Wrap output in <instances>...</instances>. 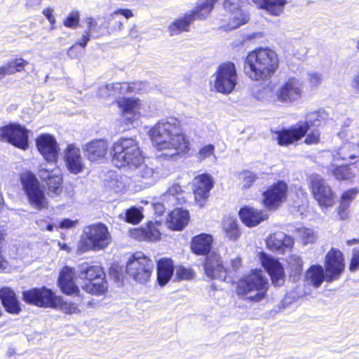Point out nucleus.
Here are the masks:
<instances>
[{
	"mask_svg": "<svg viewBox=\"0 0 359 359\" xmlns=\"http://www.w3.org/2000/svg\"><path fill=\"white\" fill-rule=\"evenodd\" d=\"M0 299L5 311L11 314H18L21 311L20 302L15 292L8 287L0 290Z\"/></svg>",
	"mask_w": 359,
	"mask_h": 359,
	"instance_id": "34",
	"label": "nucleus"
},
{
	"mask_svg": "<svg viewBox=\"0 0 359 359\" xmlns=\"http://www.w3.org/2000/svg\"><path fill=\"white\" fill-rule=\"evenodd\" d=\"M195 276L191 269L186 268L183 266H178L176 269L175 279L177 280H189L193 279Z\"/></svg>",
	"mask_w": 359,
	"mask_h": 359,
	"instance_id": "47",
	"label": "nucleus"
},
{
	"mask_svg": "<svg viewBox=\"0 0 359 359\" xmlns=\"http://www.w3.org/2000/svg\"><path fill=\"white\" fill-rule=\"evenodd\" d=\"M312 123L307 121H299L295 125L276 130V142L280 147H287L300 141L305 137L306 145L318 144L320 142V132L318 129L309 131Z\"/></svg>",
	"mask_w": 359,
	"mask_h": 359,
	"instance_id": "3",
	"label": "nucleus"
},
{
	"mask_svg": "<svg viewBox=\"0 0 359 359\" xmlns=\"http://www.w3.org/2000/svg\"><path fill=\"white\" fill-rule=\"evenodd\" d=\"M215 76L214 87L217 92L227 95L234 90L238 81V75L233 62H226L220 64Z\"/></svg>",
	"mask_w": 359,
	"mask_h": 359,
	"instance_id": "12",
	"label": "nucleus"
},
{
	"mask_svg": "<svg viewBox=\"0 0 359 359\" xmlns=\"http://www.w3.org/2000/svg\"><path fill=\"white\" fill-rule=\"evenodd\" d=\"M75 272L74 269L65 266L62 269L58 277V285L61 291L67 295L79 294V288L74 282Z\"/></svg>",
	"mask_w": 359,
	"mask_h": 359,
	"instance_id": "28",
	"label": "nucleus"
},
{
	"mask_svg": "<svg viewBox=\"0 0 359 359\" xmlns=\"http://www.w3.org/2000/svg\"><path fill=\"white\" fill-rule=\"evenodd\" d=\"M214 187V180L208 173H202L194 178L192 191L195 201L201 205L205 203L210 196V192Z\"/></svg>",
	"mask_w": 359,
	"mask_h": 359,
	"instance_id": "19",
	"label": "nucleus"
},
{
	"mask_svg": "<svg viewBox=\"0 0 359 359\" xmlns=\"http://www.w3.org/2000/svg\"><path fill=\"white\" fill-rule=\"evenodd\" d=\"M0 140L25 151L29 148V130L20 123H8L0 127Z\"/></svg>",
	"mask_w": 359,
	"mask_h": 359,
	"instance_id": "13",
	"label": "nucleus"
},
{
	"mask_svg": "<svg viewBox=\"0 0 359 359\" xmlns=\"http://www.w3.org/2000/svg\"><path fill=\"white\" fill-rule=\"evenodd\" d=\"M243 0H224V9L231 15L232 27L237 28L247 23L249 20L248 15L242 10Z\"/></svg>",
	"mask_w": 359,
	"mask_h": 359,
	"instance_id": "27",
	"label": "nucleus"
},
{
	"mask_svg": "<svg viewBox=\"0 0 359 359\" xmlns=\"http://www.w3.org/2000/svg\"><path fill=\"white\" fill-rule=\"evenodd\" d=\"M324 269L329 280H338L345 269V259L342 252L334 248L329 250L325 257Z\"/></svg>",
	"mask_w": 359,
	"mask_h": 359,
	"instance_id": "17",
	"label": "nucleus"
},
{
	"mask_svg": "<svg viewBox=\"0 0 359 359\" xmlns=\"http://www.w3.org/2000/svg\"><path fill=\"white\" fill-rule=\"evenodd\" d=\"M280 60L276 52L269 47H257L248 53L244 60V72L254 81L265 82L277 72Z\"/></svg>",
	"mask_w": 359,
	"mask_h": 359,
	"instance_id": "2",
	"label": "nucleus"
},
{
	"mask_svg": "<svg viewBox=\"0 0 359 359\" xmlns=\"http://www.w3.org/2000/svg\"><path fill=\"white\" fill-rule=\"evenodd\" d=\"M175 265L170 257H162L156 262V280L160 286H165L172 278Z\"/></svg>",
	"mask_w": 359,
	"mask_h": 359,
	"instance_id": "30",
	"label": "nucleus"
},
{
	"mask_svg": "<svg viewBox=\"0 0 359 359\" xmlns=\"http://www.w3.org/2000/svg\"><path fill=\"white\" fill-rule=\"evenodd\" d=\"M355 147L351 143L343 144L338 149V159L343 161L353 160L356 158L357 156L353 152Z\"/></svg>",
	"mask_w": 359,
	"mask_h": 359,
	"instance_id": "44",
	"label": "nucleus"
},
{
	"mask_svg": "<svg viewBox=\"0 0 359 359\" xmlns=\"http://www.w3.org/2000/svg\"><path fill=\"white\" fill-rule=\"evenodd\" d=\"M39 153L48 163H57L60 148L55 136L50 133H41L35 139Z\"/></svg>",
	"mask_w": 359,
	"mask_h": 359,
	"instance_id": "16",
	"label": "nucleus"
},
{
	"mask_svg": "<svg viewBox=\"0 0 359 359\" xmlns=\"http://www.w3.org/2000/svg\"><path fill=\"white\" fill-rule=\"evenodd\" d=\"M60 249L66 251L67 252L69 253L72 251V248L65 243H59Z\"/></svg>",
	"mask_w": 359,
	"mask_h": 359,
	"instance_id": "63",
	"label": "nucleus"
},
{
	"mask_svg": "<svg viewBox=\"0 0 359 359\" xmlns=\"http://www.w3.org/2000/svg\"><path fill=\"white\" fill-rule=\"evenodd\" d=\"M213 243L214 238L212 234L201 233L191 238L190 250L196 256L206 257L212 252Z\"/></svg>",
	"mask_w": 359,
	"mask_h": 359,
	"instance_id": "25",
	"label": "nucleus"
},
{
	"mask_svg": "<svg viewBox=\"0 0 359 359\" xmlns=\"http://www.w3.org/2000/svg\"><path fill=\"white\" fill-rule=\"evenodd\" d=\"M42 13L50 24V29H53L56 23V20L53 15V10L51 8H46L43 10Z\"/></svg>",
	"mask_w": 359,
	"mask_h": 359,
	"instance_id": "55",
	"label": "nucleus"
},
{
	"mask_svg": "<svg viewBox=\"0 0 359 359\" xmlns=\"http://www.w3.org/2000/svg\"><path fill=\"white\" fill-rule=\"evenodd\" d=\"M65 162L70 173L77 175L84 168L81 151L74 144H69L65 151Z\"/></svg>",
	"mask_w": 359,
	"mask_h": 359,
	"instance_id": "26",
	"label": "nucleus"
},
{
	"mask_svg": "<svg viewBox=\"0 0 359 359\" xmlns=\"http://www.w3.org/2000/svg\"><path fill=\"white\" fill-rule=\"evenodd\" d=\"M111 157L118 167H138L144 157L138 142L132 137H121L113 143Z\"/></svg>",
	"mask_w": 359,
	"mask_h": 359,
	"instance_id": "4",
	"label": "nucleus"
},
{
	"mask_svg": "<svg viewBox=\"0 0 359 359\" xmlns=\"http://www.w3.org/2000/svg\"><path fill=\"white\" fill-rule=\"evenodd\" d=\"M16 72H20L25 70V67L29 64L28 61L22 57L15 58L11 60Z\"/></svg>",
	"mask_w": 359,
	"mask_h": 359,
	"instance_id": "53",
	"label": "nucleus"
},
{
	"mask_svg": "<svg viewBox=\"0 0 359 359\" xmlns=\"http://www.w3.org/2000/svg\"><path fill=\"white\" fill-rule=\"evenodd\" d=\"M39 175L50 196H57L63 192L64 180L60 172H55L54 170L41 168L39 170Z\"/></svg>",
	"mask_w": 359,
	"mask_h": 359,
	"instance_id": "21",
	"label": "nucleus"
},
{
	"mask_svg": "<svg viewBox=\"0 0 359 359\" xmlns=\"http://www.w3.org/2000/svg\"><path fill=\"white\" fill-rule=\"evenodd\" d=\"M215 147L214 145L209 144L205 145L202 148H201L197 154V158L199 161H202L207 158L212 156L214 154Z\"/></svg>",
	"mask_w": 359,
	"mask_h": 359,
	"instance_id": "50",
	"label": "nucleus"
},
{
	"mask_svg": "<svg viewBox=\"0 0 359 359\" xmlns=\"http://www.w3.org/2000/svg\"><path fill=\"white\" fill-rule=\"evenodd\" d=\"M238 217L241 222L250 228L258 226L269 217L264 210L246 205L240 208Z\"/></svg>",
	"mask_w": 359,
	"mask_h": 359,
	"instance_id": "22",
	"label": "nucleus"
},
{
	"mask_svg": "<svg viewBox=\"0 0 359 359\" xmlns=\"http://www.w3.org/2000/svg\"><path fill=\"white\" fill-rule=\"evenodd\" d=\"M308 186L311 196L321 208L332 207L336 201V193L323 177L312 174L308 178Z\"/></svg>",
	"mask_w": 359,
	"mask_h": 359,
	"instance_id": "10",
	"label": "nucleus"
},
{
	"mask_svg": "<svg viewBox=\"0 0 359 359\" xmlns=\"http://www.w3.org/2000/svg\"><path fill=\"white\" fill-rule=\"evenodd\" d=\"M348 245L359 244V239L352 238L346 241ZM348 270L354 273L359 270V246L352 250V255L348 263Z\"/></svg>",
	"mask_w": 359,
	"mask_h": 359,
	"instance_id": "41",
	"label": "nucleus"
},
{
	"mask_svg": "<svg viewBox=\"0 0 359 359\" xmlns=\"http://www.w3.org/2000/svg\"><path fill=\"white\" fill-rule=\"evenodd\" d=\"M239 177L242 183L241 189L243 190H248L250 189L258 180L257 175L249 170H243L239 172Z\"/></svg>",
	"mask_w": 359,
	"mask_h": 359,
	"instance_id": "42",
	"label": "nucleus"
},
{
	"mask_svg": "<svg viewBox=\"0 0 359 359\" xmlns=\"http://www.w3.org/2000/svg\"><path fill=\"white\" fill-rule=\"evenodd\" d=\"M76 221H73L70 219L65 218L60 222L58 227L60 229H67L73 227L76 224Z\"/></svg>",
	"mask_w": 359,
	"mask_h": 359,
	"instance_id": "58",
	"label": "nucleus"
},
{
	"mask_svg": "<svg viewBox=\"0 0 359 359\" xmlns=\"http://www.w3.org/2000/svg\"><path fill=\"white\" fill-rule=\"evenodd\" d=\"M80 17L79 12L73 11L63 20V25L69 28H76L79 23Z\"/></svg>",
	"mask_w": 359,
	"mask_h": 359,
	"instance_id": "49",
	"label": "nucleus"
},
{
	"mask_svg": "<svg viewBox=\"0 0 359 359\" xmlns=\"http://www.w3.org/2000/svg\"><path fill=\"white\" fill-rule=\"evenodd\" d=\"M6 262V259L3 257L1 251L0 250V269H3L5 267Z\"/></svg>",
	"mask_w": 359,
	"mask_h": 359,
	"instance_id": "64",
	"label": "nucleus"
},
{
	"mask_svg": "<svg viewBox=\"0 0 359 359\" xmlns=\"http://www.w3.org/2000/svg\"><path fill=\"white\" fill-rule=\"evenodd\" d=\"M331 174L338 181H347L354 177L349 164L334 165L331 169Z\"/></svg>",
	"mask_w": 359,
	"mask_h": 359,
	"instance_id": "40",
	"label": "nucleus"
},
{
	"mask_svg": "<svg viewBox=\"0 0 359 359\" xmlns=\"http://www.w3.org/2000/svg\"><path fill=\"white\" fill-rule=\"evenodd\" d=\"M217 0H203L196 4V7L189 11L197 20H205L213 10Z\"/></svg>",
	"mask_w": 359,
	"mask_h": 359,
	"instance_id": "36",
	"label": "nucleus"
},
{
	"mask_svg": "<svg viewBox=\"0 0 359 359\" xmlns=\"http://www.w3.org/2000/svg\"><path fill=\"white\" fill-rule=\"evenodd\" d=\"M304 280L315 288H318L324 281L331 283L327 278V273L320 264H312L306 271Z\"/></svg>",
	"mask_w": 359,
	"mask_h": 359,
	"instance_id": "32",
	"label": "nucleus"
},
{
	"mask_svg": "<svg viewBox=\"0 0 359 359\" xmlns=\"http://www.w3.org/2000/svg\"><path fill=\"white\" fill-rule=\"evenodd\" d=\"M6 75H9L7 68L5 65L0 67V80L5 77Z\"/></svg>",
	"mask_w": 359,
	"mask_h": 359,
	"instance_id": "62",
	"label": "nucleus"
},
{
	"mask_svg": "<svg viewBox=\"0 0 359 359\" xmlns=\"http://www.w3.org/2000/svg\"><path fill=\"white\" fill-rule=\"evenodd\" d=\"M57 295L46 287H34L22 292V300L27 304L42 308H53Z\"/></svg>",
	"mask_w": 359,
	"mask_h": 359,
	"instance_id": "15",
	"label": "nucleus"
},
{
	"mask_svg": "<svg viewBox=\"0 0 359 359\" xmlns=\"http://www.w3.org/2000/svg\"><path fill=\"white\" fill-rule=\"evenodd\" d=\"M196 20L189 12H185L182 15L175 19L168 27V31L170 36L179 35L183 32H189L191 30V24Z\"/></svg>",
	"mask_w": 359,
	"mask_h": 359,
	"instance_id": "33",
	"label": "nucleus"
},
{
	"mask_svg": "<svg viewBox=\"0 0 359 359\" xmlns=\"http://www.w3.org/2000/svg\"><path fill=\"white\" fill-rule=\"evenodd\" d=\"M358 193L359 189L356 187L347 189L341 194L339 202L351 206V202L354 200Z\"/></svg>",
	"mask_w": 359,
	"mask_h": 359,
	"instance_id": "48",
	"label": "nucleus"
},
{
	"mask_svg": "<svg viewBox=\"0 0 359 359\" xmlns=\"http://www.w3.org/2000/svg\"><path fill=\"white\" fill-rule=\"evenodd\" d=\"M83 49H80L77 44L74 43L71 47L68 48L67 55L70 59H77L83 55Z\"/></svg>",
	"mask_w": 359,
	"mask_h": 359,
	"instance_id": "52",
	"label": "nucleus"
},
{
	"mask_svg": "<svg viewBox=\"0 0 359 359\" xmlns=\"http://www.w3.org/2000/svg\"><path fill=\"white\" fill-rule=\"evenodd\" d=\"M20 182L29 203L38 210L47 208L45 192L36 175L31 171L20 174Z\"/></svg>",
	"mask_w": 359,
	"mask_h": 359,
	"instance_id": "9",
	"label": "nucleus"
},
{
	"mask_svg": "<svg viewBox=\"0 0 359 359\" xmlns=\"http://www.w3.org/2000/svg\"><path fill=\"white\" fill-rule=\"evenodd\" d=\"M203 266L205 275L210 278L228 281V269L224 266L221 255L217 252H212L205 257Z\"/></svg>",
	"mask_w": 359,
	"mask_h": 359,
	"instance_id": "18",
	"label": "nucleus"
},
{
	"mask_svg": "<svg viewBox=\"0 0 359 359\" xmlns=\"http://www.w3.org/2000/svg\"><path fill=\"white\" fill-rule=\"evenodd\" d=\"M189 219L188 210L177 208L169 213L166 223L170 229L182 231L188 225Z\"/></svg>",
	"mask_w": 359,
	"mask_h": 359,
	"instance_id": "31",
	"label": "nucleus"
},
{
	"mask_svg": "<svg viewBox=\"0 0 359 359\" xmlns=\"http://www.w3.org/2000/svg\"><path fill=\"white\" fill-rule=\"evenodd\" d=\"M110 242L111 236L107 226L99 222L88 226L84 238L79 243L78 250L80 252L100 250L107 248Z\"/></svg>",
	"mask_w": 359,
	"mask_h": 359,
	"instance_id": "8",
	"label": "nucleus"
},
{
	"mask_svg": "<svg viewBox=\"0 0 359 359\" xmlns=\"http://www.w3.org/2000/svg\"><path fill=\"white\" fill-rule=\"evenodd\" d=\"M83 149L88 161L98 162L106 158L109 145L104 139H95L87 142Z\"/></svg>",
	"mask_w": 359,
	"mask_h": 359,
	"instance_id": "24",
	"label": "nucleus"
},
{
	"mask_svg": "<svg viewBox=\"0 0 359 359\" xmlns=\"http://www.w3.org/2000/svg\"><path fill=\"white\" fill-rule=\"evenodd\" d=\"M144 215L142 211L133 206L126 210L125 213V221L131 224H137L143 219Z\"/></svg>",
	"mask_w": 359,
	"mask_h": 359,
	"instance_id": "45",
	"label": "nucleus"
},
{
	"mask_svg": "<svg viewBox=\"0 0 359 359\" xmlns=\"http://www.w3.org/2000/svg\"><path fill=\"white\" fill-rule=\"evenodd\" d=\"M266 247L273 252L284 254L286 251L292 250L294 241L291 236L281 231L270 234L266 239Z\"/></svg>",
	"mask_w": 359,
	"mask_h": 359,
	"instance_id": "23",
	"label": "nucleus"
},
{
	"mask_svg": "<svg viewBox=\"0 0 359 359\" xmlns=\"http://www.w3.org/2000/svg\"><path fill=\"white\" fill-rule=\"evenodd\" d=\"M117 107L121 110L122 114H135L140 107V100L137 98L121 97L115 101Z\"/></svg>",
	"mask_w": 359,
	"mask_h": 359,
	"instance_id": "37",
	"label": "nucleus"
},
{
	"mask_svg": "<svg viewBox=\"0 0 359 359\" xmlns=\"http://www.w3.org/2000/svg\"><path fill=\"white\" fill-rule=\"evenodd\" d=\"M87 29L86 32L91 34L93 31H97L98 29V24L95 18L90 17L86 19Z\"/></svg>",
	"mask_w": 359,
	"mask_h": 359,
	"instance_id": "56",
	"label": "nucleus"
},
{
	"mask_svg": "<svg viewBox=\"0 0 359 359\" xmlns=\"http://www.w3.org/2000/svg\"><path fill=\"white\" fill-rule=\"evenodd\" d=\"M351 87L356 93H359V73L353 78Z\"/></svg>",
	"mask_w": 359,
	"mask_h": 359,
	"instance_id": "60",
	"label": "nucleus"
},
{
	"mask_svg": "<svg viewBox=\"0 0 359 359\" xmlns=\"http://www.w3.org/2000/svg\"><path fill=\"white\" fill-rule=\"evenodd\" d=\"M289 187L283 180L273 182L262 192L261 204L267 211L278 210L287 200Z\"/></svg>",
	"mask_w": 359,
	"mask_h": 359,
	"instance_id": "11",
	"label": "nucleus"
},
{
	"mask_svg": "<svg viewBox=\"0 0 359 359\" xmlns=\"http://www.w3.org/2000/svg\"><path fill=\"white\" fill-rule=\"evenodd\" d=\"M167 193L168 195L175 197L178 201V204H183L187 201L184 196L185 191L182 189V186L178 183H175L170 186L168 189Z\"/></svg>",
	"mask_w": 359,
	"mask_h": 359,
	"instance_id": "46",
	"label": "nucleus"
},
{
	"mask_svg": "<svg viewBox=\"0 0 359 359\" xmlns=\"http://www.w3.org/2000/svg\"><path fill=\"white\" fill-rule=\"evenodd\" d=\"M222 230L224 232L226 237L231 241L237 240L241 235L238 222L236 219L233 218L229 217L223 220Z\"/></svg>",
	"mask_w": 359,
	"mask_h": 359,
	"instance_id": "39",
	"label": "nucleus"
},
{
	"mask_svg": "<svg viewBox=\"0 0 359 359\" xmlns=\"http://www.w3.org/2000/svg\"><path fill=\"white\" fill-rule=\"evenodd\" d=\"M302 84L295 77H290L276 91L277 100L282 103H291L300 98Z\"/></svg>",
	"mask_w": 359,
	"mask_h": 359,
	"instance_id": "20",
	"label": "nucleus"
},
{
	"mask_svg": "<svg viewBox=\"0 0 359 359\" xmlns=\"http://www.w3.org/2000/svg\"><path fill=\"white\" fill-rule=\"evenodd\" d=\"M55 306L53 308L59 309L61 311L66 314H74L79 313L77 305L73 302H65L60 296H57L55 302Z\"/></svg>",
	"mask_w": 359,
	"mask_h": 359,
	"instance_id": "43",
	"label": "nucleus"
},
{
	"mask_svg": "<svg viewBox=\"0 0 359 359\" xmlns=\"http://www.w3.org/2000/svg\"><path fill=\"white\" fill-rule=\"evenodd\" d=\"M161 224L158 222H147L144 226L134 230V236L139 241H144L148 242H155L160 241L161 238V233L158 229Z\"/></svg>",
	"mask_w": 359,
	"mask_h": 359,
	"instance_id": "29",
	"label": "nucleus"
},
{
	"mask_svg": "<svg viewBox=\"0 0 359 359\" xmlns=\"http://www.w3.org/2000/svg\"><path fill=\"white\" fill-rule=\"evenodd\" d=\"M242 265V259L240 257H236L230 260V266L228 267V281L232 280L233 278L230 276L231 272H237Z\"/></svg>",
	"mask_w": 359,
	"mask_h": 359,
	"instance_id": "51",
	"label": "nucleus"
},
{
	"mask_svg": "<svg viewBox=\"0 0 359 359\" xmlns=\"http://www.w3.org/2000/svg\"><path fill=\"white\" fill-rule=\"evenodd\" d=\"M269 290V283L262 269H255L238 279L236 292L240 297H245L250 292L257 291L254 295L246 297L252 302H259L266 298Z\"/></svg>",
	"mask_w": 359,
	"mask_h": 359,
	"instance_id": "5",
	"label": "nucleus"
},
{
	"mask_svg": "<svg viewBox=\"0 0 359 359\" xmlns=\"http://www.w3.org/2000/svg\"><path fill=\"white\" fill-rule=\"evenodd\" d=\"M114 14H120L124 16L126 19L133 17L132 11L128 8H118L114 12Z\"/></svg>",
	"mask_w": 359,
	"mask_h": 359,
	"instance_id": "59",
	"label": "nucleus"
},
{
	"mask_svg": "<svg viewBox=\"0 0 359 359\" xmlns=\"http://www.w3.org/2000/svg\"><path fill=\"white\" fill-rule=\"evenodd\" d=\"M257 8L265 10L269 14L279 16L284 11L287 0H252Z\"/></svg>",
	"mask_w": 359,
	"mask_h": 359,
	"instance_id": "35",
	"label": "nucleus"
},
{
	"mask_svg": "<svg viewBox=\"0 0 359 359\" xmlns=\"http://www.w3.org/2000/svg\"><path fill=\"white\" fill-rule=\"evenodd\" d=\"M154 269L151 258L142 251H136L126 261L125 272L136 283L145 284L150 280Z\"/></svg>",
	"mask_w": 359,
	"mask_h": 359,
	"instance_id": "6",
	"label": "nucleus"
},
{
	"mask_svg": "<svg viewBox=\"0 0 359 359\" xmlns=\"http://www.w3.org/2000/svg\"><path fill=\"white\" fill-rule=\"evenodd\" d=\"M261 266L269 274L271 284L274 287L283 286L285 280V273L283 265L278 259L267 254L264 251L258 253Z\"/></svg>",
	"mask_w": 359,
	"mask_h": 359,
	"instance_id": "14",
	"label": "nucleus"
},
{
	"mask_svg": "<svg viewBox=\"0 0 359 359\" xmlns=\"http://www.w3.org/2000/svg\"><path fill=\"white\" fill-rule=\"evenodd\" d=\"M81 279L84 281L83 290L93 295L104 294L108 289L106 274L103 269L97 265H88L83 263L79 271Z\"/></svg>",
	"mask_w": 359,
	"mask_h": 359,
	"instance_id": "7",
	"label": "nucleus"
},
{
	"mask_svg": "<svg viewBox=\"0 0 359 359\" xmlns=\"http://www.w3.org/2000/svg\"><path fill=\"white\" fill-rule=\"evenodd\" d=\"M350 205L341 203L337 208V212L341 219H346L348 216Z\"/></svg>",
	"mask_w": 359,
	"mask_h": 359,
	"instance_id": "54",
	"label": "nucleus"
},
{
	"mask_svg": "<svg viewBox=\"0 0 359 359\" xmlns=\"http://www.w3.org/2000/svg\"><path fill=\"white\" fill-rule=\"evenodd\" d=\"M90 33L85 31V33L83 34L81 39L75 43L84 50L88 44V42L90 40Z\"/></svg>",
	"mask_w": 359,
	"mask_h": 359,
	"instance_id": "57",
	"label": "nucleus"
},
{
	"mask_svg": "<svg viewBox=\"0 0 359 359\" xmlns=\"http://www.w3.org/2000/svg\"><path fill=\"white\" fill-rule=\"evenodd\" d=\"M149 135L158 150L174 149L172 156H187L189 153L190 142L182 133V126L177 118H169L158 122L150 130Z\"/></svg>",
	"mask_w": 359,
	"mask_h": 359,
	"instance_id": "1",
	"label": "nucleus"
},
{
	"mask_svg": "<svg viewBox=\"0 0 359 359\" xmlns=\"http://www.w3.org/2000/svg\"><path fill=\"white\" fill-rule=\"evenodd\" d=\"M304 268V262L300 256L290 255L287 259V269L291 277L299 276Z\"/></svg>",
	"mask_w": 359,
	"mask_h": 359,
	"instance_id": "38",
	"label": "nucleus"
},
{
	"mask_svg": "<svg viewBox=\"0 0 359 359\" xmlns=\"http://www.w3.org/2000/svg\"><path fill=\"white\" fill-rule=\"evenodd\" d=\"M12 64L13 63L11 62V61H8L7 63L5 64L9 75L16 73Z\"/></svg>",
	"mask_w": 359,
	"mask_h": 359,
	"instance_id": "61",
	"label": "nucleus"
}]
</instances>
